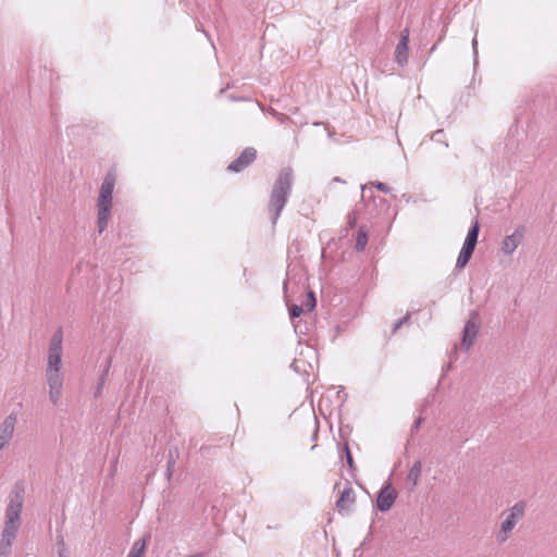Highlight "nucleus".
Masks as SVG:
<instances>
[{"instance_id": "obj_9", "label": "nucleus", "mask_w": 557, "mask_h": 557, "mask_svg": "<svg viewBox=\"0 0 557 557\" xmlns=\"http://www.w3.org/2000/svg\"><path fill=\"white\" fill-rule=\"evenodd\" d=\"M17 423L16 413H10L0 424V448L8 446L13 438L15 425Z\"/></svg>"}, {"instance_id": "obj_32", "label": "nucleus", "mask_w": 557, "mask_h": 557, "mask_svg": "<svg viewBox=\"0 0 557 557\" xmlns=\"http://www.w3.org/2000/svg\"><path fill=\"white\" fill-rule=\"evenodd\" d=\"M317 437H318V425H315V428H314L312 440H317Z\"/></svg>"}, {"instance_id": "obj_8", "label": "nucleus", "mask_w": 557, "mask_h": 557, "mask_svg": "<svg viewBox=\"0 0 557 557\" xmlns=\"http://www.w3.org/2000/svg\"><path fill=\"white\" fill-rule=\"evenodd\" d=\"M257 159V149L253 147L245 148L242 153L233 160L226 168L228 172L239 173L247 169Z\"/></svg>"}, {"instance_id": "obj_20", "label": "nucleus", "mask_w": 557, "mask_h": 557, "mask_svg": "<svg viewBox=\"0 0 557 557\" xmlns=\"http://www.w3.org/2000/svg\"><path fill=\"white\" fill-rule=\"evenodd\" d=\"M342 451L345 455L346 462H347V466H348L349 470L350 471H355L356 470V465H355L351 451H350L349 446H348L347 443L344 444V446L342 448Z\"/></svg>"}, {"instance_id": "obj_11", "label": "nucleus", "mask_w": 557, "mask_h": 557, "mask_svg": "<svg viewBox=\"0 0 557 557\" xmlns=\"http://www.w3.org/2000/svg\"><path fill=\"white\" fill-rule=\"evenodd\" d=\"M523 235L524 227L518 226L511 235H508L504 238L502 243V251L505 255L510 256L522 242Z\"/></svg>"}, {"instance_id": "obj_1", "label": "nucleus", "mask_w": 557, "mask_h": 557, "mask_svg": "<svg viewBox=\"0 0 557 557\" xmlns=\"http://www.w3.org/2000/svg\"><path fill=\"white\" fill-rule=\"evenodd\" d=\"M25 485L17 481L9 495L5 520L0 539V557H9L12 545L21 527V513L24 505Z\"/></svg>"}, {"instance_id": "obj_2", "label": "nucleus", "mask_w": 557, "mask_h": 557, "mask_svg": "<svg viewBox=\"0 0 557 557\" xmlns=\"http://www.w3.org/2000/svg\"><path fill=\"white\" fill-rule=\"evenodd\" d=\"M294 185V171L290 166L283 168L275 178L268 202V212L272 225L275 226L284 210Z\"/></svg>"}, {"instance_id": "obj_25", "label": "nucleus", "mask_w": 557, "mask_h": 557, "mask_svg": "<svg viewBox=\"0 0 557 557\" xmlns=\"http://www.w3.org/2000/svg\"><path fill=\"white\" fill-rule=\"evenodd\" d=\"M304 306H299V305H293L289 307V317L290 319H296L298 317L301 315V313L304 312Z\"/></svg>"}, {"instance_id": "obj_10", "label": "nucleus", "mask_w": 557, "mask_h": 557, "mask_svg": "<svg viewBox=\"0 0 557 557\" xmlns=\"http://www.w3.org/2000/svg\"><path fill=\"white\" fill-rule=\"evenodd\" d=\"M356 503V493L349 483L346 484L336 500V508L339 513H349Z\"/></svg>"}, {"instance_id": "obj_24", "label": "nucleus", "mask_w": 557, "mask_h": 557, "mask_svg": "<svg viewBox=\"0 0 557 557\" xmlns=\"http://www.w3.org/2000/svg\"><path fill=\"white\" fill-rule=\"evenodd\" d=\"M357 224V215L355 211H351L347 214V226L345 228V235L348 234V231L355 227Z\"/></svg>"}, {"instance_id": "obj_18", "label": "nucleus", "mask_w": 557, "mask_h": 557, "mask_svg": "<svg viewBox=\"0 0 557 557\" xmlns=\"http://www.w3.org/2000/svg\"><path fill=\"white\" fill-rule=\"evenodd\" d=\"M145 548H146V540L145 539H140V540H137L129 553H128V557H143L144 553H145Z\"/></svg>"}, {"instance_id": "obj_31", "label": "nucleus", "mask_w": 557, "mask_h": 557, "mask_svg": "<svg viewBox=\"0 0 557 557\" xmlns=\"http://www.w3.org/2000/svg\"><path fill=\"white\" fill-rule=\"evenodd\" d=\"M110 367H111V358H108L107 363L102 370V373L100 374V377H103L107 380V375L109 373Z\"/></svg>"}, {"instance_id": "obj_17", "label": "nucleus", "mask_w": 557, "mask_h": 557, "mask_svg": "<svg viewBox=\"0 0 557 557\" xmlns=\"http://www.w3.org/2000/svg\"><path fill=\"white\" fill-rule=\"evenodd\" d=\"M368 232L364 226H360L357 233V239L355 244L356 251L360 252L366 249L368 244Z\"/></svg>"}, {"instance_id": "obj_22", "label": "nucleus", "mask_w": 557, "mask_h": 557, "mask_svg": "<svg viewBox=\"0 0 557 557\" xmlns=\"http://www.w3.org/2000/svg\"><path fill=\"white\" fill-rule=\"evenodd\" d=\"M317 306V300L313 292H308L307 294V300L304 305V308H306L307 311H312Z\"/></svg>"}, {"instance_id": "obj_4", "label": "nucleus", "mask_w": 557, "mask_h": 557, "mask_svg": "<svg viewBox=\"0 0 557 557\" xmlns=\"http://www.w3.org/2000/svg\"><path fill=\"white\" fill-rule=\"evenodd\" d=\"M525 510L527 503L524 500H519L503 513L506 515V517L500 523L499 530L495 534L496 542L499 545L508 541L518 522L524 517Z\"/></svg>"}, {"instance_id": "obj_28", "label": "nucleus", "mask_w": 557, "mask_h": 557, "mask_svg": "<svg viewBox=\"0 0 557 557\" xmlns=\"http://www.w3.org/2000/svg\"><path fill=\"white\" fill-rule=\"evenodd\" d=\"M373 186L384 194H388L391 191V188L385 183L382 182L373 183Z\"/></svg>"}, {"instance_id": "obj_15", "label": "nucleus", "mask_w": 557, "mask_h": 557, "mask_svg": "<svg viewBox=\"0 0 557 557\" xmlns=\"http://www.w3.org/2000/svg\"><path fill=\"white\" fill-rule=\"evenodd\" d=\"M46 375L49 387H63V374L61 373V370L55 368L54 370L47 369Z\"/></svg>"}, {"instance_id": "obj_26", "label": "nucleus", "mask_w": 557, "mask_h": 557, "mask_svg": "<svg viewBox=\"0 0 557 557\" xmlns=\"http://www.w3.org/2000/svg\"><path fill=\"white\" fill-rule=\"evenodd\" d=\"M58 544H59V550H58L59 557H70V550L65 547L63 537H60L58 540Z\"/></svg>"}, {"instance_id": "obj_13", "label": "nucleus", "mask_w": 557, "mask_h": 557, "mask_svg": "<svg viewBox=\"0 0 557 557\" xmlns=\"http://www.w3.org/2000/svg\"><path fill=\"white\" fill-rule=\"evenodd\" d=\"M474 249L475 246L463 243L459 256L457 258L455 267L456 270L460 271L468 264L474 252Z\"/></svg>"}, {"instance_id": "obj_29", "label": "nucleus", "mask_w": 557, "mask_h": 557, "mask_svg": "<svg viewBox=\"0 0 557 557\" xmlns=\"http://www.w3.org/2000/svg\"><path fill=\"white\" fill-rule=\"evenodd\" d=\"M104 383H106V379L99 376V381H98V384L95 389V397H99L101 395Z\"/></svg>"}, {"instance_id": "obj_30", "label": "nucleus", "mask_w": 557, "mask_h": 557, "mask_svg": "<svg viewBox=\"0 0 557 557\" xmlns=\"http://www.w3.org/2000/svg\"><path fill=\"white\" fill-rule=\"evenodd\" d=\"M423 421H424V419H423L422 417H419V418L413 422V424H412V426H411V430H410L411 434H413L414 432H417V431L420 429V426H421V424L423 423Z\"/></svg>"}, {"instance_id": "obj_35", "label": "nucleus", "mask_w": 557, "mask_h": 557, "mask_svg": "<svg viewBox=\"0 0 557 557\" xmlns=\"http://www.w3.org/2000/svg\"><path fill=\"white\" fill-rule=\"evenodd\" d=\"M3 448H0V451L2 450Z\"/></svg>"}, {"instance_id": "obj_27", "label": "nucleus", "mask_w": 557, "mask_h": 557, "mask_svg": "<svg viewBox=\"0 0 557 557\" xmlns=\"http://www.w3.org/2000/svg\"><path fill=\"white\" fill-rule=\"evenodd\" d=\"M409 318H410V312H407V314H406L404 318L399 319V320L394 324L393 330H392V333H393V334H395V333H396V332H397V331H398V330H399V329H400L405 323H407V322H408Z\"/></svg>"}, {"instance_id": "obj_23", "label": "nucleus", "mask_w": 557, "mask_h": 557, "mask_svg": "<svg viewBox=\"0 0 557 557\" xmlns=\"http://www.w3.org/2000/svg\"><path fill=\"white\" fill-rule=\"evenodd\" d=\"M431 139L433 141H436V143H443L445 145V147H448V144L445 141L446 135H445V132L443 129L435 131L432 134Z\"/></svg>"}, {"instance_id": "obj_5", "label": "nucleus", "mask_w": 557, "mask_h": 557, "mask_svg": "<svg viewBox=\"0 0 557 557\" xmlns=\"http://www.w3.org/2000/svg\"><path fill=\"white\" fill-rule=\"evenodd\" d=\"M480 325H481L480 314L476 310H472L469 313V319L467 320L463 331H462L461 345L466 351H468L471 348V346L473 345V343L478 336Z\"/></svg>"}, {"instance_id": "obj_16", "label": "nucleus", "mask_w": 557, "mask_h": 557, "mask_svg": "<svg viewBox=\"0 0 557 557\" xmlns=\"http://www.w3.org/2000/svg\"><path fill=\"white\" fill-rule=\"evenodd\" d=\"M479 233H480V224H479L478 220H475L471 224L463 243L476 246Z\"/></svg>"}, {"instance_id": "obj_34", "label": "nucleus", "mask_w": 557, "mask_h": 557, "mask_svg": "<svg viewBox=\"0 0 557 557\" xmlns=\"http://www.w3.org/2000/svg\"><path fill=\"white\" fill-rule=\"evenodd\" d=\"M472 45H473V48L475 49V46H476V39H473Z\"/></svg>"}, {"instance_id": "obj_19", "label": "nucleus", "mask_w": 557, "mask_h": 557, "mask_svg": "<svg viewBox=\"0 0 557 557\" xmlns=\"http://www.w3.org/2000/svg\"><path fill=\"white\" fill-rule=\"evenodd\" d=\"M177 455H178L177 449H174V450L172 448L169 449V460H168V465H166L168 479H170L172 476L173 467L175 465V457H177Z\"/></svg>"}, {"instance_id": "obj_12", "label": "nucleus", "mask_w": 557, "mask_h": 557, "mask_svg": "<svg viewBox=\"0 0 557 557\" xmlns=\"http://www.w3.org/2000/svg\"><path fill=\"white\" fill-rule=\"evenodd\" d=\"M408 44H409V36H408V32L405 30L401 34L400 39L395 49V59L399 65H404L408 61V50H409Z\"/></svg>"}, {"instance_id": "obj_7", "label": "nucleus", "mask_w": 557, "mask_h": 557, "mask_svg": "<svg viewBox=\"0 0 557 557\" xmlns=\"http://www.w3.org/2000/svg\"><path fill=\"white\" fill-rule=\"evenodd\" d=\"M396 498H397V492L392 486L391 481L385 482L384 485L381 487V490L377 493V497H376L377 510H380L381 512L388 511L393 507Z\"/></svg>"}, {"instance_id": "obj_3", "label": "nucleus", "mask_w": 557, "mask_h": 557, "mask_svg": "<svg viewBox=\"0 0 557 557\" xmlns=\"http://www.w3.org/2000/svg\"><path fill=\"white\" fill-rule=\"evenodd\" d=\"M116 183V175L113 170H110L100 186L97 208H98V232L101 234L108 226V221L112 209V195Z\"/></svg>"}, {"instance_id": "obj_6", "label": "nucleus", "mask_w": 557, "mask_h": 557, "mask_svg": "<svg viewBox=\"0 0 557 557\" xmlns=\"http://www.w3.org/2000/svg\"><path fill=\"white\" fill-rule=\"evenodd\" d=\"M62 330H57L50 341L48 350V364L47 369L61 370V357H62Z\"/></svg>"}, {"instance_id": "obj_33", "label": "nucleus", "mask_w": 557, "mask_h": 557, "mask_svg": "<svg viewBox=\"0 0 557 557\" xmlns=\"http://www.w3.org/2000/svg\"><path fill=\"white\" fill-rule=\"evenodd\" d=\"M333 182H337V183H345V181L341 180L339 177H334V178H333Z\"/></svg>"}, {"instance_id": "obj_14", "label": "nucleus", "mask_w": 557, "mask_h": 557, "mask_svg": "<svg viewBox=\"0 0 557 557\" xmlns=\"http://www.w3.org/2000/svg\"><path fill=\"white\" fill-rule=\"evenodd\" d=\"M422 471V463L420 460H417L412 467L410 468L407 474V481L410 483V491H413L419 482L420 475Z\"/></svg>"}, {"instance_id": "obj_21", "label": "nucleus", "mask_w": 557, "mask_h": 557, "mask_svg": "<svg viewBox=\"0 0 557 557\" xmlns=\"http://www.w3.org/2000/svg\"><path fill=\"white\" fill-rule=\"evenodd\" d=\"M62 396V387H49V398L53 405H58Z\"/></svg>"}]
</instances>
